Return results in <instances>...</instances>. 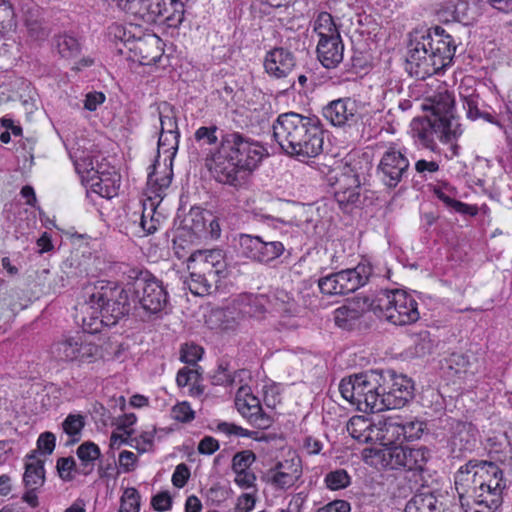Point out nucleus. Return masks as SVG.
<instances>
[{
    "label": "nucleus",
    "mask_w": 512,
    "mask_h": 512,
    "mask_svg": "<svg viewBox=\"0 0 512 512\" xmlns=\"http://www.w3.org/2000/svg\"><path fill=\"white\" fill-rule=\"evenodd\" d=\"M266 154L260 142L234 131L221 136L218 148L206 158V166L216 181L241 186Z\"/></svg>",
    "instance_id": "2"
},
{
    "label": "nucleus",
    "mask_w": 512,
    "mask_h": 512,
    "mask_svg": "<svg viewBox=\"0 0 512 512\" xmlns=\"http://www.w3.org/2000/svg\"><path fill=\"white\" fill-rule=\"evenodd\" d=\"M239 243L246 258L260 263L271 262L285 251V246L280 241H264L259 236L248 234H242Z\"/></svg>",
    "instance_id": "18"
},
{
    "label": "nucleus",
    "mask_w": 512,
    "mask_h": 512,
    "mask_svg": "<svg viewBox=\"0 0 512 512\" xmlns=\"http://www.w3.org/2000/svg\"><path fill=\"white\" fill-rule=\"evenodd\" d=\"M459 95L463 102V108L466 111V117L472 121L480 119L479 96L475 94V91L469 92L468 88L463 89L460 87Z\"/></svg>",
    "instance_id": "44"
},
{
    "label": "nucleus",
    "mask_w": 512,
    "mask_h": 512,
    "mask_svg": "<svg viewBox=\"0 0 512 512\" xmlns=\"http://www.w3.org/2000/svg\"><path fill=\"white\" fill-rule=\"evenodd\" d=\"M371 275V265L360 263L355 268L342 270L320 278L318 287L326 295L347 294L365 285Z\"/></svg>",
    "instance_id": "12"
},
{
    "label": "nucleus",
    "mask_w": 512,
    "mask_h": 512,
    "mask_svg": "<svg viewBox=\"0 0 512 512\" xmlns=\"http://www.w3.org/2000/svg\"><path fill=\"white\" fill-rule=\"evenodd\" d=\"M440 169L439 163L431 160L420 159L415 162V171L422 177L427 178Z\"/></svg>",
    "instance_id": "59"
},
{
    "label": "nucleus",
    "mask_w": 512,
    "mask_h": 512,
    "mask_svg": "<svg viewBox=\"0 0 512 512\" xmlns=\"http://www.w3.org/2000/svg\"><path fill=\"white\" fill-rule=\"evenodd\" d=\"M401 428L403 440L413 441L421 438L427 429V423L420 418H410L406 421L401 420Z\"/></svg>",
    "instance_id": "43"
},
{
    "label": "nucleus",
    "mask_w": 512,
    "mask_h": 512,
    "mask_svg": "<svg viewBox=\"0 0 512 512\" xmlns=\"http://www.w3.org/2000/svg\"><path fill=\"white\" fill-rule=\"evenodd\" d=\"M454 485L464 512H495L506 486L503 472L495 463L478 460L460 466Z\"/></svg>",
    "instance_id": "3"
},
{
    "label": "nucleus",
    "mask_w": 512,
    "mask_h": 512,
    "mask_svg": "<svg viewBox=\"0 0 512 512\" xmlns=\"http://www.w3.org/2000/svg\"><path fill=\"white\" fill-rule=\"evenodd\" d=\"M180 134L160 133L158 140V157L150 167L147 178L149 207L143 206L141 227L151 234L157 230L159 220L154 218L155 201L160 203L164 191L170 186L173 177V160L179 146Z\"/></svg>",
    "instance_id": "6"
},
{
    "label": "nucleus",
    "mask_w": 512,
    "mask_h": 512,
    "mask_svg": "<svg viewBox=\"0 0 512 512\" xmlns=\"http://www.w3.org/2000/svg\"><path fill=\"white\" fill-rule=\"evenodd\" d=\"M190 469L185 463H180L175 467L171 477V482L174 487L183 488L190 478Z\"/></svg>",
    "instance_id": "58"
},
{
    "label": "nucleus",
    "mask_w": 512,
    "mask_h": 512,
    "mask_svg": "<svg viewBox=\"0 0 512 512\" xmlns=\"http://www.w3.org/2000/svg\"><path fill=\"white\" fill-rule=\"evenodd\" d=\"M370 306L379 318L397 326L414 324L420 318L418 302L402 289L380 291L371 299Z\"/></svg>",
    "instance_id": "9"
},
{
    "label": "nucleus",
    "mask_w": 512,
    "mask_h": 512,
    "mask_svg": "<svg viewBox=\"0 0 512 512\" xmlns=\"http://www.w3.org/2000/svg\"><path fill=\"white\" fill-rule=\"evenodd\" d=\"M149 0H118V6L141 24H149Z\"/></svg>",
    "instance_id": "39"
},
{
    "label": "nucleus",
    "mask_w": 512,
    "mask_h": 512,
    "mask_svg": "<svg viewBox=\"0 0 512 512\" xmlns=\"http://www.w3.org/2000/svg\"><path fill=\"white\" fill-rule=\"evenodd\" d=\"M384 382L381 387L384 410L404 407L414 395V385L405 375L393 371L382 372Z\"/></svg>",
    "instance_id": "15"
},
{
    "label": "nucleus",
    "mask_w": 512,
    "mask_h": 512,
    "mask_svg": "<svg viewBox=\"0 0 512 512\" xmlns=\"http://www.w3.org/2000/svg\"><path fill=\"white\" fill-rule=\"evenodd\" d=\"M133 57L142 65L156 64L164 53L162 40L154 33L143 28L141 35L133 45L130 46Z\"/></svg>",
    "instance_id": "21"
},
{
    "label": "nucleus",
    "mask_w": 512,
    "mask_h": 512,
    "mask_svg": "<svg viewBox=\"0 0 512 512\" xmlns=\"http://www.w3.org/2000/svg\"><path fill=\"white\" fill-rule=\"evenodd\" d=\"M76 455L80 460L78 473L84 476L91 474L94 470L95 461L101 456V450L97 444L92 441H85L78 446Z\"/></svg>",
    "instance_id": "35"
},
{
    "label": "nucleus",
    "mask_w": 512,
    "mask_h": 512,
    "mask_svg": "<svg viewBox=\"0 0 512 512\" xmlns=\"http://www.w3.org/2000/svg\"><path fill=\"white\" fill-rule=\"evenodd\" d=\"M23 482L25 487H33L34 489H39L45 482L44 461L35 453L27 456Z\"/></svg>",
    "instance_id": "32"
},
{
    "label": "nucleus",
    "mask_w": 512,
    "mask_h": 512,
    "mask_svg": "<svg viewBox=\"0 0 512 512\" xmlns=\"http://www.w3.org/2000/svg\"><path fill=\"white\" fill-rule=\"evenodd\" d=\"M329 185L335 187V198L340 205L358 201L360 179L353 167L346 162H336L325 175Z\"/></svg>",
    "instance_id": "13"
},
{
    "label": "nucleus",
    "mask_w": 512,
    "mask_h": 512,
    "mask_svg": "<svg viewBox=\"0 0 512 512\" xmlns=\"http://www.w3.org/2000/svg\"><path fill=\"white\" fill-rule=\"evenodd\" d=\"M57 49L62 58L70 59L78 55L80 45L78 40L69 35H61L57 38Z\"/></svg>",
    "instance_id": "49"
},
{
    "label": "nucleus",
    "mask_w": 512,
    "mask_h": 512,
    "mask_svg": "<svg viewBox=\"0 0 512 512\" xmlns=\"http://www.w3.org/2000/svg\"><path fill=\"white\" fill-rule=\"evenodd\" d=\"M456 46L452 37L441 27H435L408 47L406 70L419 79L439 73L452 63Z\"/></svg>",
    "instance_id": "5"
},
{
    "label": "nucleus",
    "mask_w": 512,
    "mask_h": 512,
    "mask_svg": "<svg viewBox=\"0 0 512 512\" xmlns=\"http://www.w3.org/2000/svg\"><path fill=\"white\" fill-rule=\"evenodd\" d=\"M256 503L255 495L244 493L240 495L236 503V512H250L254 509Z\"/></svg>",
    "instance_id": "63"
},
{
    "label": "nucleus",
    "mask_w": 512,
    "mask_h": 512,
    "mask_svg": "<svg viewBox=\"0 0 512 512\" xmlns=\"http://www.w3.org/2000/svg\"><path fill=\"white\" fill-rule=\"evenodd\" d=\"M75 460L72 457H63L57 460L56 469L59 477L64 481H71L74 478L76 469Z\"/></svg>",
    "instance_id": "54"
},
{
    "label": "nucleus",
    "mask_w": 512,
    "mask_h": 512,
    "mask_svg": "<svg viewBox=\"0 0 512 512\" xmlns=\"http://www.w3.org/2000/svg\"><path fill=\"white\" fill-rule=\"evenodd\" d=\"M200 374L196 369L183 367L180 369L176 376V383L179 387H186L191 385L190 394L197 395L202 392L198 386Z\"/></svg>",
    "instance_id": "46"
},
{
    "label": "nucleus",
    "mask_w": 512,
    "mask_h": 512,
    "mask_svg": "<svg viewBox=\"0 0 512 512\" xmlns=\"http://www.w3.org/2000/svg\"><path fill=\"white\" fill-rule=\"evenodd\" d=\"M134 292L141 307L151 314L161 312L168 303V293L161 281L155 278L137 279Z\"/></svg>",
    "instance_id": "17"
},
{
    "label": "nucleus",
    "mask_w": 512,
    "mask_h": 512,
    "mask_svg": "<svg viewBox=\"0 0 512 512\" xmlns=\"http://www.w3.org/2000/svg\"><path fill=\"white\" fill-rule=\"evenodd\" d=\"M248 303L244 307L243 312L253 317H259L265 311L271 309L274 312H282L287 311L286 305L282 300L279 302V299L276 298L275 302H271L264 295H258L254 297H248Z\"/></svg>",
    "instance_id": "36"
},
{
    "label": "nucleus",
    "mask_w": 512,
    "mask_h": 512,
    "mask_svg": "<svg viewBox=\"0 0 512 512\" xmlns=\"http://www.w3.org/2000/svg\"><path fill=\"white\" fill-rule=\"evenodd\" d=\"M123 292L125 290L103 281L87 288L88 300L82 307V323L88 333H99L104 327L114 326L128 312L126 302L119 300Z\"/></svg>",
    "instance_id": "7"
},
{
    "label": "nucleus",
    "mask_w": 512,
    "mask_h": 512,
    "mask_svg": "<svg viewBox=\"0 0 512 512\" xmlns=\"http://www.w3.org/2000/svg\"><path fill=\"white\" fill-rule=\"evenodd\" d=\"M294 54L284 48H274L268 51L264 58L266 73L276 79L286 78L295 68Z\"/></svg>",
    "instance_id": "25"
},
{
    "label": "nucleus",
    "mask_w": 512,
    "mask_h": 512,
    "mask_svg": "<svg viewBox=\"0 0 512 512\" xmlns=\"http://www.w3.org/2000/svg\"><path fill=\"white\" fill-rule=\"evenodd\" d=\"M156 429L151 427L142 431L139 435L130 438L129 446L135 448L139 453H146L152 450L154 445Z\"/></svg>",
    "instance_id": "48"
},
{
    "label": "nucleus",
    "mask_w": 512,
    "mask_h": 512,
    "mask_svg": "<svg viewBox=\"0 0 512 512\" xmlns=\"http://www.w3.org/2000/svg\"><path fill=\"white\" fill-rule=\"evenodd\" d=\"M442 369L450 377L466 379L477 371V359L473 354L455 352L444 359Z\"/></svg>",
    "instance_id": "26"
},
{
    "label": "nucleus",
    "mask_w": 512,
    "mask_h": 512,
    "mask_svg": "<svg viewBox=\"0 0 512 512\" xmlns=\"http://www.w3.org/2000/svg\"><path fill=\"white\" fill-rule=\"evenodd\" d=\"M428 460V450L424 447H405L404 469L422 470Z\"/></svg>",
    "instance_id": "41"
},
{
    "label": "nucleus",
    "mask_w": 512,
    "mask_h": 512,
    "mask_svg": "<svg viewBox=\"0 0 512 512\" xmlns=\"http://www.w3.org/2000/svg\"><path fill=\"white\" fill-rule=\"evenodd\" d=\"M138 466V457L135 453L129 450H123L118 456V471L119 473H130Z\"/></svg>",
    "instance_id": "53"
},
{
    "label": "nucleus",
    "mask_w": 512,
    "mask_h": 512,
    "mask_svg": "<svg viewBox=\"0 0 512 512\" xmlns=\"http://www.w3.org/2000/svg\"><path fill=\"white\" fill-rule=\"evenodd\" d=\"M141 496L134 487H127L123 490L120 497V506L118 512H140Z\"/></svg>",
    "instance_id": "45"
},
{
    "label": "nucleus",
    "mask_w": 512,
    "mask_h": 512,
    "mask_svg": "<svg viewBox=\"0 0 512 512\" xmlns=\"http://www.w3.org/2000/svg\"><path fill=\"white\" fill-rule=\"evenodd\" d=\"M422 107L431 111V115L413 119L410 126L413 139L433 153H440L439 142L447 146L446 159L457 157L460 151L457 142L464 129L454 115V94L446 85H441L434 94L425 98Z\"/></svg>",
    "instance_id": "1"
},
{
    "label": "nucleus",
    "mask_w": 512,
    "mask_h": 512,
    "mask_svg": "<svg viewBox=\"0 0 512 512\" xmlns=\"http://www.w3.org/2000/svg\"><path fill=\"white\" fill-rule=\"evenodd\" d=\"M159 120L161 131L160 133L180 134L177 123V113L173 107L164 104L160 107Z\"/></svg>",
    "instance_id": "42"
},
{
    "label": "nucleus",
    "mask_w": 512,
    "mask_h": 512,
    "mask_svg": "<svg viewBox=\"0 0 512 512\" xmlns=\"http://www.w3.org/2000/svg\"><path fill=\"white\" fill-rule=\"evenodd\" d=\"M55 443V435L51 432H44L38 437L37 447L41 453L49 455L54 451Z\"/></svg>",
    "instance_id": "61"
},
{
    "label": "nucleus",
    "mask_w": 512,
    "mask_h": 512,
    "mask_svg": "<svg viewBox=\"0 0 512 512\" xmlns=\"http://www.w3.org/2000/svg\"><path fill=\"white\" fill-rule=\"evenodd\" d=\"M218 128L216 126H201L195 132V140L197 142L214 145L218 141V137L216 135Z\"/></svg>",
    "instance_id": "57"
},
{
    "label": "nucleus",
    "mask_w": 512,
    "mask_h": 512,
    "mask_svg": "<svg viewBox=\"0 0 512 512\" xmlns=\"http://www.w3.org/2000/svg\"><path fill=\"white\" fill-rule=\"evenodd\" d=\"M52 357L63 363L72 364L79 368L93 365L104 360L102 346L90 341L81 333L64 336L51 346Z\"/></svg>",
    "instance_id": "10"
},
{
    "label": "nucleus",
    "mask_w": 512,
    "mask_h": 512,
    "mask_svg": "<svg viewBox=\"0 0 512 512\" xmlns=\"http://www.w3.org/2000/svg\"><path fill=\"white\" fill-rule=\"evenodd\" d=\"M402 431L399 417L379 419L372 430L374 433L373 443L379 444L380 447L394 446V443L403 440Z\"/></svg>",
    "instance_id": "27"
},
{
    "label": "nucleus",
    "mask_w": 512,
    "mask_h": 512,
    "mask_svg": "<svg viewBox=\"0 0 512 512\" xmlns=\"http://www.w3.org/2000/svg\"><path fill=\"white\" fill-rule=\"evenodd\" d=\"M375 423L364 416H353L347 424V431L359 442L373 443L374 433L372 430L375 428Z\"/></svg>",
    "instance_id": "37"
},
{
    "label": "nucleus",
    "mask_w": 512,
    "mask_h": 512,
    "mask_svg": "<svg viewBox=\"0 0 512 512\" xmlns=\"http://www.w3.org/2000/svg\"><path fill=\"white\" fill-rule=\"evenodd\" d=\"M143 24L137 22L114 23L109 27V37L114 42L123 43L130 51L133 45L141 35H143Z\"/></svg>",
    "instance_id": "31"
},
{
    "label": "nucleus",
    "mask_w": 512,
    "mask_h": 512,
    "mask_svg": "<svg viewBox=\"0 0 512 512\" xmlns=\"http://www.w3.org/2000/svg\"><path fill=\"white\" fill-rule=\"evenodd\" d=\"M350 510L351 506L349 502L337 499L320 507L317 512H350Z\"/></svg>",
    "instance_id": "64"
},
{
    "label": "nucleus",
    "mask_w": 512,
    "mask_h": 512,
    "mask_svg": "<svg viewBox=\"0 0 512 512\" xmlns=\"http://www.w3.org/2000/svg\"><path fill=\"white\" fill-rule=\"evenodd\" d=\"M369 298H357L334 311L335 324L343 329H350L366 310H371Z\"/></svg>",
    "instance_id": "28"
},
{
    "label": "nucleus",
    "mask_w": 512,
    "mask_h": 512,
    "mask_svg": "<svg viewBox=\"0 0 512 512\" xmlns=\"http://www.w3.org/2000/svg\"><path fill=\"white\" fill-rule=\"evenodd\" d=\"M203 355V348L196 344H185L181 348L180 359L190 365L196 364Z\"/></svg>",
    "instance_id": "56"
},
{
    "label": "nucleus",
    "mask_w": 512,
    "mask_h": 512,
    "mask_svg": "<svg viewBox=\"0 0 512 512\" xmlns=\"http://www.w3.org/2000/svg\"><path fill=\"white\" fill-rule=\"evenodd\" d=\"M235 484L241 489H250L255 487L256 476L252 471H234Z\"/></svg>",
    "instance_id": "60"
},
{
    "label": "nucleus",
    "mask_w": 512,
    "mask_h": 512,
    "mask_svg": "<svg viewBox=\"0 0 512 512\" xmlns=\"http://www.w3.org/2000/svg\"><path fill=\"white\" fill-rule=\"evenodd\" d=\"M432 192L446 207L453 209L459 214L469 216H476L478 214V207L476 205L466 204L456 199L458 194L456 188L447 182L434 185Z\"/></svg>",
    "instance_id": "29"
},
{
    "label": "nucleus",
    "mask_w": 512,
    "mask_h": 512,
    "mask_svg": "<svg viewBox=\"0 0 512 512\" xmlns=\"http://www.w3.org/2000/svg\"><path fill=\"white\" fill-rule=\"evenodd\" d=\"M405 512H440L439 501L429 491L419 492L408 501Z\"/></svg>",
    "instance_id": "38"
},
{
    "label": "nucleus",
    "mask_w": 512,
    "mask_h": 512,
    "mask_svg": "<svg viewBox=\"0 0 512 512\" xmlns=\"http://www.w3.org/2000/svg\"><path fill=\"white\" fill-rule=\"evenodd\" d=\"M84 426L85 419L81 414H69L62 422V429L71 438L72 442L79 441Z\"/></svg>",
    "instance_id": "47"
},
{
    "label": "nucleus",
    "mask_w": 512,
    "mask_h": 512,
    "mask_svg": "<svg viewBox=\"0 0 512 512\" xmlns=\"http://www.w3.org/2000/svg\"><path fill=\"white\" fill-rule=\"evenodd\" d=\"M317 58L327 69L336 68L344 56V44L341 37L317 41Z\"/></svg>",
    "instance_id": "30"
},
{
    "label": "nucleus",
    "mask_w": 512,
    "mask_h": 512,
    "mask_svg": "<svg viewBox=\"0 0 512 512\" xmlns=\"http://www.w3.org/2000/svg\"><path fill=\"white\" fill-rule=\"evenodd\" d=\"M405 447H369L363 451V459L366 464L378 470L404 469Z\"/></svg>",
    "instance_id": "20"
},
{
    "label": "nucleus",
    "mask_w": 512,
    "mask_h": 512,
    "mask_svg": "<svg viewBox=\"0 0 512 512\" xmlns=\"http://www.w3.org/2000/svg\"><path fill=\"white\" fill-rule=\"evenodd\" d=\"M272 129L281 149L301 161L322 152L323 130L317 117L295 112L282 113L273 122Z\"/></svg>",
    "instance_id": "4"
},
{
    "label": "nucleus",
    "mask_w": 512,
    "mask_h": 512,
    "mask_svg": "<svg viewBox=\"0 0 512 512\" xmlns=\"http://www.w3.org/2000/svg\"><path fill=\"white\" fill-rule=\"evenodd\" d=\"M74 165L81 177L90 183V191L103 198L111 199L118 195L120 175L114 167L101 164L95 169L90 157L75 156Z\"/></svg>",
    "instance_id": "11"
},
{
    "label": "nucleus",
    "mask_w": 512,
    "mask_h": 512,
    "mask_svg": "<svg viewBox=\"0 0 512 512\" xmlns=\"http://www.w3.org/2000/svg\"><path fill=\"white\" fill-rule=\"evenodd\" d=\"M302 475V460L298 455L292 453L267 469L262 480L276 490L287 491L299 484Z\"/></svg>",
    "instance_id": "14"
},
{
    "label": "nucleus",
    "mask_w": 512,
    "mask_h": 512,
    "mask_svg": "<svg viewBox=\"0 0 512 512\" xmlns=\"http://www.w3.org/2000/svg\"><path fill=\"white\" fill-rule=\"evenodd\" d=\"M350 476L344 469L329 472L324 479L328 489L336 491L344 489L350 484Z\"/></svg>",
    "instance_id": "50"
},
{
    "label": "nucleus",
    "mask_w": 512,
    "mask_h": 512,
    "mask_svg": "<svg viewBox=\"0 0 512 512\" xmlns=\"http://www.w3.org/2000/svg\"><path fill=\"white\" fill-rule=\"evenodd\" d=\"M187 268L193 269L194 274H215L219 281L227 275L226 257L221 249L195 251L188 259Z\"/></svg>",
    "instance_id": "19"
},
{
    "label": "nucleus",
    "mask_w": 512,
    "mask_h": 512,
    "mask_svg": "<svg viewBox=\"0 0 512 512\" xmlns=\"http://www.w3.org/2000/svg\"><path fill=\"white\" fill-rule=\"evenodd\" d=\"M165 6L162 8V22L169 26H176L184 19V3L182 0H164Z\"/></svg>",
    "instance_id": "40"
},
{
    "label": "nucleus",
    "mask_w": 512,
    "mask_h": 512,
    "mask_svg": "<svg viewBox=\"0 0 512 512\" xmlns=\"http://www.w3.org/2000/svg\"><path fill=\"white\" fill-rule=\"evenodd\" d=\"M256 461V455L251 450H243L236 453L232 459V470L251 471L250 466Z\"/></svg>",
    "instance_id": "52"
},
{
    "label": "nucleus",
    "mask_w": 512,
    "mask_h": 512,
    "mask_svg": "<svg viewBox=\"0 0 512 512\" xmlns=\"http://www.w3.org/2000/svg\"><path fill=\"white\" fill-rule=\"evenodd\" d=\"M409 160L405 150L396 146H389L383 153L378 171L383 183L388 187H396L407 173Z\"/></svg>",
    "instance_id": "16"
},
{
    "label": "nucleus",
    "mask_w": 512,
    "mask_h": 512,
    "mask_svg": "<svg viewBox=\"0 0 512 512\" xmlns=\"http://www.w3.org/2000/svg\"><path fill=\"white\" fill-rule=\"evenodd\" d=\"M171 418L177 422L189 423L195 419V411L187 401L178 402L171 409Z\"/></svg>",
    "instance_id": "51"
},
{
    "label": "nucleus",
    "mask_w": 512,
    "mask_h": 512,
    "mask_svg": "<svg viewBox=\"0 0 512 512\" xmlns=\"http://www.w3.org/2000/svg\"><path fill=\"white\" fill-rule=\"evenodd\" d=\"M312 30L317 41L341 37L334 17L325 11L319 12L312 21Z\"/></svg>",
    "instance_id": "33"
},
{
    "label": "nucleus",
    "mask_w": 512,
    "mask_h": 512,
    "mask_svg": "<svg viewBox=\"0 0 512 512\" xmlns=\"http://www.w3.org/2000/svg\"><path fill=\"white\" fill-rule=\"evenodd\" d=\"M235 406L238 412L251 424L265 427L268 419L265 418L260 400L253 395L249 386H241L235 397Z\"/></svg>",
    "instance_id": "23"
},
{
    "label": "nucleus",
    "mask_w": 512,
    "mask_h": 512,
    "mask_svg": "<svg viewBox=\"0 0 512 512\" xmlns=\"http://www.w3.org/2000/svg\"><path fill=\"white\" fill-rule=\"evenodd\" d=\"M383 382L382 372L366 371L343 378L339 384V391L342 397L355 405L359 411L381 412L384 411L381 392Z\"/></svg>",
    "instance_id": "8"
},
{
    "label": "nucleus",
    "mask_w": 512,
    "mask_h": 512,
    "mask_svg": "<svg viewBox=\"0 0 512 512\" xmlns=\"http://www.w3.org/2000/svg\"><path fill=\"white\" fill-rule=\"evenodd\" d=\"M188 271L189 278L185 281V284L194 295H208L217 288V285L220 282L215 278V274L206 275L204 272L194 274L193 269H188Z\"/></svg>",
    "instance_id": "34"
},
{
    "label": "nucleus",
    "mask_w": 512,
    "mask_h": 512,
    "mask_svg": "<svg viewBox=\"0 0 512 512\" xmlns=\"http://www.w3.org/2000/svg\"><path fill=\"white\" fill-rule=\"evenodd\" d=\"M12 0H0V30L11 24L13 19Z\"/></svg>",
    "instance_id": "62"
},
{
    "label": "nucleus",
    "mask_w": 512,
    "mask_h": 512,
    "mask_svg": "<svg viewBox=\"0 0 512 512\" xmlns=\"http://www.w3.org/2000/svg\"><path fill=\"white\" fill-rule=\"evenodd\" d=\"M359 103L350 97L331 101L324 109L323 116L333 126H351L358 120Z\"/></svg>",
    "instance_id": "22"
},
{
    "label": "nucleus",
    "mask_w": 512,
    "mask_h": 512,
    "mask_svg": "<svg viewBox=\"0 0 512 512\" xmlns=\"http://www.w3.org/2000/svg\"><path fill=\"white\" fill-rule=\"evenodd\" d=\"M479 431L470 422L457 421L452 425V433L449 440L452 453L460 456L466 452H472L479 442Z\"/></svg>",
    "instance_id": "24"
},
{
    "label": "nucleus",
    "mask_w": 512,
    "mask_h": 512,
    "mask_svg": "<svg viewBox=\"0 0 512 512\" xmlns=\"http://www.w3.org/2000/svg\"><path fill=\"white\" fill-rule=\"evenodd\" d=\"M208 215H210V212L205 210L192 209L190 211V228L194 234H201L204 233V231H206Z\"/></svg>",
    "instance_id": "55"
}]
</instances>
